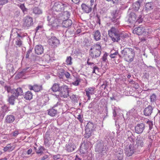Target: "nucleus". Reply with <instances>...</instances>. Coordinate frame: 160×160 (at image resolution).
Instances as JSON below:
<instances>
[{"instance_id":"obj_24","label":"nucleus","mask_w":160,"mask_h":160,"mask_svg":"<svg viewBox=\"0 0 160 160\" xmlns=\"http://www.w3.org/2000/svg\"><path fill=\"white\" fill-rule=\"evenodd\" d=\"M16 34L17 36L16 38L15 44L18 47H20L22 44V42L20 38H22V37L18 33H17Z\"/></svg>"},{"instance_id":"obj_2","label":"nucleus","mask_w":160,"mask_h":160,"mask_svg":"<svg viewBox=\"0 0 160 160\" xmlns=\"http://www.w3.org/2000/svg\"><path fill=\"white\" fill-rule=\"evenodd\" d=\"M89 55L92 58L98 57L101 54V47L99 44H96L92 46L89 51Z\"/></svg>"},{"instance_id":"obj_44","label":"nucleus","mask_w":160,"mask_h":160,"mask_svg":"<svg viewBox=\"0 0 160 160\" xmlns=\"http://www.w3.org/2000/svg\"><path fill=\"white\" fill-rule=\"evenodd\" d=\"M153 3L152 2H148L146 4V7L148 9H152Z\"/></svg>"},{"instance_id":"obj_49","label":"nucleus","mask_w":160,"mask_h":160,"mask_svg":"<svg viewBox=\"0 0 160 160\" xmlns=\"http://www.w3.org/2000/svg\"><path fill=\"white\" fill-rule=\"evenodd\" d=\"M108 56V54L107 53H105L103 56L102 58V60L104 62H107V57Z\"/></svg>"},{"instance_id":"obj_1","label":"nucleus","mask_w":160,"mask_h":160,"mask_svg":"<svg viewBox=\"0 0 160 160\" xmlns=\"http://www.w3.org/2000/svg\"><path fill=\"white\" fill-rule=\"evenodd\" d=\"M121 58H124L125 61L129 62L133 61L135 55L134 49L131 48H125L121 52Z\"/></svg>"},{"instance_id":"obj_57","label":"nucleus","mask_w":160,"mask_h":160,"mask_svg":"<svg viewBox=\"0 0 160 160\" xmlns=\"http://www.w3.org/2000/svg\"><path fill=\"white\" fill-rule=\"evenodd\" d=\"M147 123L149 125V129H151L153 126L152 122L148 121L147 122Z\"/></svg>"},{"instance_id":"obj_64","label":"nucleus","mask_w":160,"mask_h":160,"mask_svg":"<svg viewBox=\"0 0 160 160\" xmlns=\"http://www.w3.org/2000/svg\"><path fill=\"white\" fill-rule=\"evenodd\" d=\"M64 14L67 15V17L68 18L70 16V13L68 12L67 11L65 12Z\"/></svg>"},{"instance_id":"obj_12","label":"nucleus","mask_w":160,"mask_h":160,"mask_svg":"<svg viewBox=\"0 0 160 160\" xmlns=\"http://www.w3.org/2000/svg\"><path fill=\"white\" fill-rule=\"evenodd\" d=\"M145 139L142 137H138L136 139V144L134 145L135 148L137 149L144 146Z\"/></svg>"},{"instance_id":"obj_52","label":"nucleus","mask_w":160,"mask_h":160,"mask_svg":"<svg viewBox=\"0 0 160 160\" xmlns=\"http://www.w3.org/2000/svg\"><path fill=\"white\" fill-rule=\"evenodd\" d=\"M27 152L26 151H23L21 155V156L23 158H28L29 156H28Z\"/></svg>"},{"instance_id":"obj_26","label":"nucleus","mask_w":160,"mask_h":160,"mask_svg":"<svg viewBox=\"0 0 160 160\" xmlns=\"http://www.w3.org/2000/svg\"><path fill=\"white\" fill-rule=\"evenodd\" d=\"M72 24V21L69 19H67L63 21L62 25L63 27L68 28L71 26Z\"/></svg>"},{"instance_id":"obj_59","label":"nucleus","mask_w":160,"mask_h":160,"mask_svg":"<svg viewBox=\"0 0 160 160\" xmlns=\"http://www.w3.org/2000/svg\"><path fill=\"white\" fill-rule=\"evenodd\" d=\"M49 138L48 135H46L45 137V142H48L49 141Z\"/></svg>"},{"instance_id":"obj_43","label":"nucleus","mask_w":160,"mask_h":160,"mask_svg":"<svg viewBox=\"0 0 160 160\" xmlns=\"http://www.w3.org/2000/svg\"><path fill=\"white\" fill-rule=\"evenodd\" d=\"M78 96L75 95H72V96H71L70 97V98L72 100V101L74 102H77L78 100H77V98H78Z\"/></svg>"},{"instance_id":"obj_3","label":"nucleus","mask_w":160,"mask_h":160,"mask_svg":"<svg viewBox=\"0 0 160 160\" xmlns=\"http://www.w3.org/2000/svg\"><path fill=\"white\" fill-rule=\"evenodd\" d=\"M108 150V148L106 145H104L103 142L102 141H98L95 148V151L102 155H104L105 153Z\"/></svg>"},{"instance_id":"obj_30","label":"nucleus","mask_w":160,"mask_h":160,"mask_svg":"<svg viewBox=\"0 0 160 160\" xmlns=\"http://www.w3.org/2000/svg\"><path fill=\"white\" fill-rule=\"evenodd\" d=\"M94 125L93 124L90 122L88 123L85 128V131L86 132L91 131L93 128Z\"/></svg>"},{"instance_id":"obj_27","label":"nucleus","mask_w":160,"mask_h":160,"mask_svg":"<svg viewBox=\"0 0 160 160\" xmlns=\"http://www.w3.org/2000/svg\"><path fill=\"white\" fill-rule=\"evenodd\" d=\"M142 2V0H139L138 2L134 3L133 4V9L136 11H138Z\"/></svg>"},{"instance_id":"obj_22","label":"nucleus","mask_w":160,"mask_h":160,"mask_svg":"<svg viewBox=\"0 0 160 160\" xmlns=\"http://www.w3.org/2000/svg\"><path fill=\"white\" fill-rule=\"evenodd\" d=\"M43 48L41 45H37L34 48V50L36 54L38 55H40L43 52Z\"/></svg>"},{"instance_id":"obj_5","label":"nucleus","mask_w":160,"mask_h":160,"mask_svg":"<svg viewBox=\"0 0 160 160\" xmlns=\"http://www.w3.org/2000/svg\"><path fill=\"white\" fill-rule=\"evenodd\" d=\"M108 34L113 42H118L119 40L118 30L114 27L108 31Z\"/></svg>"},{"instance_id":"obj_16","label":"nucleus","mask_w":160,"mask_h":160,"mask_svg":"<svg viewBox=\"0 0 160 160\" xmlns=\"http://www.w3.org/2000/svg\"><path fill=\"white\" fill-rule=\"evenodd\" d=\"M95 88L92 87H89L85 89L86 95L88 98V100H90L91 99V95L94 94L95 92Z\"/></svg>"},{"instance_id":"obj_4","label":"nucleus","mask_w":160,"mask_h":160,"mask_svg":"<svg viewBox=\"0 0 160 160\" xmlns=\"http://www.w3.org/2000/svg\"><path fill=\"white\" fill-rule=\"evenodd\" d=\"M47 20L48 22V24L52 26L54 29H57L59 26V21L56 17L52 16V15L49 14L47 17Z\"/></svg>"},{"instance_id":"obj_54","label":"nucleus","mask_w":160,"mask_h":160,"mask_svg":"<svg viewBox=\"0 0 160 160\" xmlns=\"http://www.w3.org/2000/svg\"><path fill=\"white\" fill-rule=\"evenodd\" d=\"M8 2V0H0V5H2Z\"/></svg>"},{"instance_id":"obj_14","label":"nucleus","mask_w":160,"mask_h":160,"mask_svg":"<svg viewBox=\"0 0 160 160\" xmlns=\"http://www.w3.org/2000/svg\"><path fill=\"white\" fill-rule=\"evenodd\" d=\"M139 17H138L136 14L133 12H131L128 19V21L131 23H133L135 22H139L138 18H140Z\"/></svg>"},{"instance_id":"obj_15","label":"nucleus","mask_w":160,"mask_h":160,"mask_svg":"<svg viewBox=\"0 0 160 160\" xmlns=\"http://www.w3.org/2000/svg\"><path fill=\"white\" fill-rule=\"evenodd\" d=\"M145 128V126L143 123L138 124L135 127V132L138 134H141L143 132Z\"/></svg>"},{"instance_id":"obj_25","label":"nucleus","mask_w":160,"mask_h":160,"mask_svg":"<svg viewBox=\"0 0 160 160\" xmlns=\"http://www.w3.org/2000/svg\"><path fill=\"white\" fill-rule=\"evenodd\" d=\"M21 95H18L17 93L13 94L9 97L8 101L9 103L12 105H14V102L16 98L19 96Z\"/></svg>"},{"instance_id":"obj_6","label":"nucleus","mask_w":160,"mask_h":160,"mask_svg":"<svg viewBox=\"0 0 160 160\" xmlns=\"http://www.w3.org/2000/svg\"><path fill=\"white\" fill-rule=\"evenodd\" d=\"M136 149L133 144H128L125 147V153L127 156H131L134 153Z\"/></svg>"},{"instance_id":"obj_18","label":"nucleus","mask_w":160,"mask_h":160,"mask_svg":"<svg viewBox=\"0 0 160 160\" xmlns=\"http://www.w3.org/2000/svg\"><path fill=\"white\" fill-rule=\"evenodd\" d=\"M65 148L66 151L70 152H73L76 148V147L74 143L70 142L66 144Z\"/></svg>"},{"instance_id":"obj_7","label":"nucleus","mask_w":160,"mask_h":160,"mask_svg":"<svg viewBox=\"0 0 160 160\" xmlns=\"http://www.w3.org/2000/svg\"><path fill=\"white\" fill-rule=\"evenodd\" d=\"M67 3H66L56 2L52 7V10L57 12H61L64 10L65 7H67Z\"/></svg>"},{"instance_id":"obj_56","label":"nucleus","mask_w":160,"mask_h":160,"mask_svg":"<svg viewBox=\"0 0 160 160\" xmlns=\"http://www.w3.org/2000/svg\"><path fill=\"white\" fill-rule=\"evenodd\" d=\"M32 50L29 49L27 52V54L26 55V58H28L29 57L30 54L32 52Z\"/></svg>"},{"instance_id":"obj_53","label":"nucleus","mask_w":160,"mask_h":160,"mask_svg":"<svg viewBox=\"0 0 160 160\" xmlns=\"http://www.w3.org/2000/svg\"><path fill=\"white\" fill-rule=\"evenodd\" d=\"M60 155L58 154L53 155V159L55 160H57L61 158Z\"/></svg>"},{"instance_id":"obj_61","label":"nucleus","mask_w":160,"mask_h":160,"mask_svg":"<svg viewBox=\"0 0 160 160\" xmlns=\"http://www.w3.org/2000/svg\"><path fill=\"white\" fill-rule=\"evenodd\" d=\"M20 14V12L18 11H17L14 13V16L16 17H18L19 15Z\"/></svg>"},{"instance_id":"obj_36","label":"nucleus","mask_w":160,"mask_h":160,"mask_svg":"<svg viewBox=\"0 0 160 160\" xmlns=\"http://www.w3.org/2000/svg\"><path fill=\"white\" fill-rule=\"evenodd\" d=\"M32 93L29 91L27 92L24 96V98L27 100H31L32 98Z\"/></svg>"},{"instance_id":"obj_19","label":"nucleus","mask_w":160,"mask_h":160,"mask_svg":"<svg viewBox=\"0 0 160 160\" xmlns=\"http://www.w3.org/2000/svg\"><path fill=\"white\" fill-rule=\"evenodd\" d=\"M153 108L150 105H149L143 111L144 114L146 116H149L151 115L152 112Z\"/></svg>"},{"instance_id":"obj_34","label":"nucleus","mask_w":160,"mask_h":160,"mask_svg":"<svg viewBox=\"0 0 160 160\" xmlns=\"http://www.w3.org/2000/svg\"><path fill=\"white\" fill-rule=\"evenodd\" d=\"M14 149V147L11 146L10 144H8L4 148L3 151L5 152L8 151L11 152Z\"/></svg>"},{"instance_id":"obj_39","label":"nucleus","mask_w":160,"mask_h":160,"mask_svg":"<svg viewBox=\"0 0 160 160\" xmlns=\"http://www.w3.org/2000/svg\"><path fill=\"white\" fill-rule=\"evenodd\" d=\"M118 56L120 58H121V55L119 54L118 52H116L112 54H111L110 55V57L111 58H117V56Z\"/></svg>"},{"instance_id":"obj_37","label":"nucleus","mask_w":160,"mask_h":160,"mask_svg":"<svg viewBox=\"0 0 160 160\" xmlns=\"http://www.w3.org/2000/svg\"><path fill=\"white\" fill-rule=\"evenodd\" d=\"M32 10L33 13L35 14H40L42 13V10L38 7L34 8Z\"/></svg>"},{"instance_id":"obj_21","label":"nucleus","mask_w":160,"mask_h":160,"mask_svg":"<svg viewBox=\"0 0 160 160\" xmlns=\"http://www.w3.org/2000/svg\"><path fill=\"white\" fill-rule=\"evenodd\" d=\"M15 117L14 116L9 115L7 116L5 118V122L10 124L12 123L15 120Z\"/></svg>"},{"instance_id":"obj_13","label":"nucleus","mask_w":160,"mask_h":160,"mask_svg":"<svg viewBox=\"0 0 160 160\" xmlns=\"http://www.w3.org/2000/svg\"><path fill=\"white\" fill-rule=\"evenodd\" d=\"M147 31V29H145L142 27H140L135 28L133 31V33L138 35H141L145 33V34H144V35L146 32L148 33Z\"/></svg>"},{"instance_id":"obj_46","label":"nucleus","mask_w":160,"mask_h":160,"mask_svg":"<svg viewBox=\"0 0 160 160\" xmlns=\"http://www.w3.org/2000/svg\"><path fill=\"white\" fill-rule=\"evenodd\" d=\"M156 95L154 94H152L150 96L151 102H155L156 100Z\"/></svg>"},{"instance_id":"obj_60","label":"nucleus","mask_w":160,"mask_h":160,"mask_svg":"<svg viewBox=\"0 0 160 160\" xmlns=\"http://www.w3.org/2000/svg\"><path fill=\"white\" fill-rule=\"evenodd\" d=\"M82 117L81 115H78L77 119L79 120V121L81 122H82L83 120L82 119Z\"/></svg>"},{"instance_id":"obj_55","label":"nucleus","mask_w":160,"mask_h":160,"mask_svg":"<svg viewBox=\"0 0 160 160\" xmlns=\"http://www.w3.org/2000/svg\"><path fill=\"white\" fill-rule=\"evenodd\" d=\"M121 0H112L113 3L114 4H121Z\"/></svg>"},{"instance_id":"obj_28","label":"nucleus","mask_w":160,"mask_h":160,"mask_svg":"<svg viewBox=\"0 0 160 160\" xmlns=\"http://www.w3.org/2000/svg\"><path fill=\"white\" fill-rule=\"evenodd\" d=\"M81 7L83 10L87 13H89L92 10V8L85 4H82L81 5Z\"/></svg>"},{"instance_id":"obj_35","label":"nucleus","mask_w":160,"mask_h":160,"mask_svg":"<svg viewBox=\"0 0 160 160\" xmlns=\"http://www.w3.org/2000/svg\"><path fill=\"white\" fill-rule=\"evenodd\" d=\"M51 89L53 92H55L60 91V87H59V84L55 83L52 87Z\"/></svg>"},{"instance_id":"obj_11","label":"nucleus","mask_w":160,"mask_h":160,"mask_svg":"<svg viewBox=\"0 0 160 160\" xmlns=\"http://www.w3.org/2000/svg\"><path fill=\"white\" fill-rule=\"evenodd\" d=\"M48 43L52 48H56L60 44L59 40L55 37H52L48 40Z\"/></svg>"},{"instance_id":"obj_45","label":"nucleus","mask_w":160,"mask_h":160,"mask_svg":"<svg viewBox=\"0 0 160 160\" xmlns=\"http://www.w3.org/2000/svg\"><path fill=\"white\" fill-rule=\"evenodd\" d=\"M19 7L22 10V11L23 13H25L26 12H27V9L25 8L24 4H21L20 5Z\"/></svg>"},{"instance_id":"obj_8","label":"nucleus","mask_w":160,"mask_h":160,"mask_svg":"<svg viewBox=\"0 0 160 160\" xmlns=\"http://www.w3.org/2000/svg\"><path fill=\"white\" fill-rule=\"evenodd\" d=\"M5 89L8 93L10 92L13 94L17 93L18 95H22L23 91L21 88H17L16 89H13L9 86H5Z\"/></svg>"},{"instance_id":"obj_32","label":"nucleus","mask_w":160,"mask_h":160,"mask_svg":"<svg viewBox=\"0 0 160 160\" xmlns=\"http://www.w3.org/2000/svg\"><path fill=\"white\" fill-rule=\"evenodd\" d=\"M126 135L127 136L128 139L131 142L133 141L134 140L135 137L131 131H128L126 132Z\"/></svg>"},{"instance_id":"obj_9","label":"nucleus","mask_w":160,"mask_h":160,"mask_svg":"<svg viewBox=\"0 0 160 160\" xmlns=\"http://www.w3.org/2000/svg\"><path fill=\"white\" fill-rule=\"evenodd\" d=\"M23 27L25 28H28L33 24V20L31 17L27 16L24 17L23 19Z\"/></svg>"},{"instance_id":"obj_31","label":"nucleus","mask_w":160,"mask_h":160,"mask_svg":"<svg viewBox=\"0 0 160 160\" xmlns=\"http://www.w3.org/2000/svg\"><path fill=\"white\" fill-rule=\"evenodd\" d=\"M56 106V105H55L52 108L48 110V114L50 116L54 117L57 114V110L54 108Z\"/></svg>"},{"instance_id":"obj_17","label":"nucleus","mask_w":160,"mask_h":160,"mask_svg":"<svg viewBox=\"0 0 160 160\" xmlns=\"http://www.w3.org/2000/svg\"><path fill=\"white\" fill-rule=\"evenodd\" d=\"M29 89L30 90H33L35 92H38L40 91L42 89V86L41 85H38L36 84L33 86L29 85L28 86Z\"/></svg>"},{"instance_id":"obj_33","label":"nucleus","mask_w":160,"mask_h":160,"mask_svg":"<svg viewBox=\"0 0 160 160\" xmlns=\"http://www.w3.org/2000/svg\"><path fill=\"white\" fill-rule=\"evenodd\" d=\"M31 69L29 67H27L23 69L21 71L19 72L18 74L19 76L21 77L23 76L27 72L30 70Z\"/></svg>"},{"instance_id":"obj_47","label":"nucleus","mask_w":160,"mask_h":160,"mask_svg":"<svg viewBox=\"0 0 160 160\" xmlns=\"http://www.w3.org/2000/svg\"><path fill=\"white\" fill-rule=\"evenodd\" d=\"M80 82V79L79 78L77 79V80L72 82V84L75 86H78L79 85V82Z\"/></svg>"},{"instance_id":"obj_63","label":"nucleus","mask_w":160,"mask_h":160,"mask_svg":"<svg viewBox=\"0 0 160 160\" xmlns=\"http://www.w3.org/2000/svg\"><path fill=\"white\" fill-rule=\"evenodd\" d=\"M32 152V149L30 148L28 149L26 152L27 153L28 155H29L31 154Z\"/></svg>"},{"instance_id":"obj_42","label":"nucleus","mask_w":160,"mask_h":160,"mask_svg":"<svg viewBox=\"0 0 160 160\" xmlns=\"http://www.w3.org/2000/svg\"><path fill=\"white\" fill-rule=\"evenodd\" d=\"M118 36L119 40L121 38L124 39L128 37V34L124 33H121L120 34H118Z\"/></svg>"},{"instance_id":"obj_58","label":"nucleus","mask_w":160,"mask_h":160,"mask_svg":"<svg viewBox=\"0 0 160 160\" xmlns=\"http://www.w3.org/2000/svg\"><path fill=\"white\" fill-rule=\"evenodd\" d=\"M19 134V131L18 130H16L13 132L12 135L14 137H16Z\"/></svg>"},{"instance_id":"obj_40","label":"nucleus","mask_w":160,"mask_h":160,"mask_svg":"<svg viewBox=\"0 0 160 160\" xmlns=\"http://www.w3.org/2000/svg\"><path fill=\"white\" fill-rule=\"evenodd\" d=\"M72 58L70 56L68 57L67 58L66 62V64L68 65H71L72 63Z\"/></svg>"},{"instance_id":"obj_20","label":"nucleus","mask_w":160,"mask_h":160,"mask_svg":"<svg viewBox=\"0 0 160 160\" xmlns=\"http://www.w3.org/2000/svg\"><path fill=\"white\" fill-rule=\"evenodd\" d=\"M89 59H88L87 62V63L89 65H92L91 67L92 69V73H95L96 74H97L99 72V68L97 66L95 65L93 63L89 62Z\"/></svg>"},{"instance_id":"obj_62","label":"nucleus","mask_w":160,"mask_h":160,"mask_svg":"<svg viewBox=\"0 0 160 160\" xmlns=\"http://www.w3.org/2000/svg\"><path fill=\"white\" fill-rule=\"evenodd\" d=\"M64 75L67 78H69L70 74L68 72H66L64 73Z\"/></svg>"},{"instance_id":"obj_38","label":"nucleus","mask_w":160,"mask_h":160,"mask_svg":"<svg viewBox=\"0 0 160 160\" xmlns=\"http://www.w3.org/2000/svg\"><path fill=\"white\" fill-rule=\"evenodd\" d=\"M117 14H114L112 18L111 19L112 22H117V24H118V25L119 24V21H118V18H117Z\"/></svg>"},{"instance_id":"obj_51","label":"nucleus","mask_w":160,"mask_h":160,"mask_svg":"<svg viewBox=\"0 0 160 160\" xmlns=\"http://www.w3.org/2000/svg\"><path fill=\"white\" fill-rule=\"evenodd\" d=\"M107 86V82H103V84H102L100 87V88L101 89V90H102L103 89H105L106 88Z\"/></svg>"},{"instance_id":"obj_23","label":"nucleus","mask_w":160,"mask_h":160,"mask_svg":"<svg viewBox=\"0 0 160 160\" xmlns=\"http://www.w3.org/2000/svg\"><path fill=\"white\" fill-rule=\"evenodd\" d=\"M116 155L118 159V160H121L123 157V152L122 149L120 148L116 149Z\"/></svg>"},{"instance_id":"obj_50","label":"nucleus","mask_w":160,"mask_h":160,"mask_svg":"<svg viewBox=\"0 0 160 160\" xmlns=\"http://www.w3.org/2000/svg\"><path fill=\"white\" fill-rule=\"evenodd\" d=\"M85 137L86 138H88L90 137L91 135V131H88V132H86V133L84 135Z\"/></svg>"},{"instance_id":"obj_10","label":"nucleus","mask_w":160,"mask_h":160,"mask_svg":"<svg viewBox=\"0 0 160 160\" xmlns=\"http://www.w3.org/2000/svg\"><path fill=\"white\" fill-rule=\"evenodd\" d=\"M69 88L66 85H63L60 87V95L61 97L67 98L69 96Z\"/></svg>"},{"instance_id":"obj_29","label":"nucleus","mask_w":160,"mask_h":160,"mask_svg":"<svg viewBox=\"0 0 160 160\" xmlns=\"http://www.w3.org/2000/svg\"><path fill=\"white\" fill-rule=\"evenodd\" d=\"M93 36L94 39L97 41H98L100 39L101 34L100 32L98 30L93 32Z\"/></svg>"},{"instance_id":"obj_41","label":"nucleus","mask_w":160,"mask_h":160,"mask_svg":"<svg viewBox=\"0 0 160 160\" xmlns=\"http://www.w3.org/2000/svg\"><path fill=\"white\" fill-rule=\"evenodd\" d=\"M1 110L2 112V114L4 116L5 115V113L8 110V108L7 106L4 105L2 107Z\"/></svg>"},{"instance_id":"obj_48","label":"nucleus","mask_w":160,"mask_h":160,"mask_svg":"<svg viewBox=\"0 0 160 160\" xmlns=\"http://www.w3.org/2000/svg\"><path fill=\"white\" fill-rule=\"evenodd\" d=\"M44 148L43 147H39L38 149L36 151V152L38 154H40L42 153L43 152Z\"/></svg>"}]
</instances>
